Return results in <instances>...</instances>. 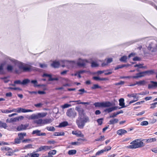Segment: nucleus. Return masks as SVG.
Masks as SVG:
<instances>
[{"mask_svg": "<svg viewBox=\"0 0 157 157\" xmlns=\"http://www.w3.org/2000/svg\"><path fill=\"white\" fill-rule=\"evenodd\" d=\"M75 109L78 114V117L76 121V124L78 128L83 129L86 124L90 122L89 118L86 115L82 108L79 106L76 107Z\"/></svg>", "mask_w": 157, "mask_h": 157, "instance_id": "1", "label": "nucleus"}, {"mask_svg": "<svg viewBox=\"0 0 157 157\" xmlns=\"http://www.w3.org/2000/svg\"><path fill=\"white\" fill-rule=\"evenodd\" d=\"M130 145L127 146L128 148L134 149L140 148L144 146V144L139 139L134 140L130 143Z\"/></svg>", "mask_w": 157, "mask_h": 157, "instance_id": "2", "label": "nucleus"}, {"mask_svg": "<svg viewBox=\"0 0 157 157\" xmlns=\"http://www.w3.org/2000/svg\"><path fill=\"white\" fill-rule=\"evenodd\" d=\"M67 115L71 118H75L77 115V113L74 108H71L67 110L66 112Z\"/></svg>", "mask_w": 157, "mask_h": 157, "instance_id": "3", "label": "nucleus"}, {"mask_svg": "<svg viewBox=\"0 0 157 157\" xmlns=\"http://www.w3.org/2000/svg\"><path fill=\"white\" fill-rule=\"evenodd\" d=\"M52 148V146H40L36 150V152H39L41 151H46L50 150Z\"/></svg>", "mask_w": 157, "mask_h": 157, "instance_id": "4", "label": "nucleus"}, {"mask_svg": "<svg viewBox=\"0 0 157 157\" xmlns=\"http://www.w3.org/2000/svg\"><path fill=\"white\" fill-rule=\"evenodd\" d=\"M16 109V112L18 113H27L28 112H32L33 111L31 109H25L22 108H18Z\"/></svg>", "mask_w": 157, "mask_h": 157, "instance_id": "5", "label": "nucleus"}, {"mask_svg": "<svg viewBox=\"0 0 157 157\" xmlns=\"http://www.w3.org/2000/svg\"><path fill=\"white\" fill-rule=\"evenodd\" d=\"M136 75V76H133V78H136L144 76L146 75V71L138 73Z\"/></svg>", "mask_w": 157, "mask_h": 157, "instance_id": "6", "label": "nucleus"}, {"mask_svg": "<svg viewBox=\"0 0 157 157\" xmlns=\"http://www.w3.org/2000/svg\"><path fill=\"white\" fill-rule=\"evenodd\" d=\"M72 133L74 135H76L77 136L79 137H83L84 135L82 133L81 131H73Z\"/></svg>", "mask_w": 157, "mask_h": 157, "instance_id": "7", "label": "nucleus"}, {"mask_svg": "<svg viewBox=\"0 0 157 157\" xmlns=\"http://www.w3.org/2000/svg\"><path fill=\"white\" fill-rule=\"evenodd\" d=\"M42 77H49V79L48 80L49 81H52L54 80L57 81L58 80V78H52V75L50 74H48L46 73L42 75Z\"/></svg>", "mask_w": 157, "mask_h": 157, "instance_id": "8", "label": "nucleus"}, {"mask_svg": "<svg viewBox=\"0 0 157 157\" xmlns=\"http://www.w3.org/2000/svg\"><path fill=\"white\" fill-rule=\"evenodd\" d=\"M29 125L28 124H22L18 126L17 128V130L18 131H22L23 130H25L28 127Z\"/></svg>", "mask_w": 157, "mask_h": 157, "instance_id": "9", "label": "nucleus"}, {"mask_svg": "<svg viewBox=\"0 0 157 157\" xmlns=\"http://www.w3.org/2000/svg\"><path fill=\"white\" fill-rule=\"evenodd\" d=\"M87 61L86 60H81L79 62L77 63V65L81 67H84L86 65V63L87 62Z\"/></svg>", "mask_w": 157, "mask_h": 157, "instance_id": "10", "label": "nucleus"}, {"mask_svg": "<svg viewBox=\"0 0 157 157\" xmlns=\"http://www.w3.org/2000/svg\"><path fill=\"white\" fill-rule=\"evenodd\" d=\"M150 82L151 84L148 85V88L149 89H151L154 87H157V82L151 81Z\"/></svg>", "mask_w": 157, "mask_h": 157, "instance_id": "11", "label": "nucleus"}, {"mask_svg": "<svg viewBox=\"0 0 157 157\" xmlns=\"http://www.w3.org/2000/svg\"><path fill=\"white\" fill-rule=\"evenodd\" d=\"M60 65V63L59 61H53L52 63L51 64V66L52 67L55 68H58Z\"/></svg>", "mask_w": 157, "mask_h": 157, "instance_id": "12", "label": "nucleus"}, {"mask_svg": "<svg viewBox=\"0 0 157 157\" xmlns=\"http://www.w3.org/2000/svg\"><path fill=\"white\" fill-rule=\"evenodd\" d=\"M16 110L15 109H10V110H8V109H6V110H3L1 109V112L2 113H11L12 112H16Z\"/></svg>", "mask_w": 157, "mask_h": 157, "instance_id": "13", "label": "nucleus"}, {"mask_svg": "<svg viewBox=\"0 0 157 157\" xmlns=\"http://www.w3.org/2000/svg\"><path fill=\"white\" fill-rule=\"evenodd\" d=\"M119 105L121 106V108H124L126 107L124 103V99L123 98H120L119 100Z\"/></svg>", "mask_w": 157, "mask_h": 157, "instance_id": "14", "label": "nucleus"}, {"mask_svg": "<svg viewBox=\"0 0 157 157\" xmlns=\"http://www.w3.org/2000/svg\"><path fill=\"white\" fill-rule=\"evenodd\" d=\"M146 83V82L145 81L141 80L138 82H136V84L131 85L130 86H134L136 84H137L140 86L144 85Z\"/></svg>", "mask_w": 157, "mask_h": 157, "instance_id": "15", "label": "nucleus"}, {"mask_svg": "<svg viewBox=\"0 0 157 157\" xmlns=\"http://www.w3.org/2000/svg\"><path fill=\"white\" fill-rule=\"evenodd\" d=\"M126 133H127V131L126 130L123 129H120L117 131V133L120 135H122Z\"/></svg>", "mask_w": 157, "mask_h": 157, "instance_id": "16", "label": "nucleus"}, {"mask_svg": "<svg viewBox=\"0 0 157 157\" xmlns=\"http://www.w3.org/2000/svg\"><path fill=\"white\" fill-rule=\"evenodd\" d=\"M156 139L155 138H152L145 139L144 140L145 141V142L146 143H148L155 142L156 141Z\"/></svg>", "mask_w": 157, "mask_h": 157, "instance_id": "17", "label": "nucleus"}, {"mask_svg": "<svg viewBox=\"0 0 157 157\" xmlns=\"http://www.w3.org/2000/svg\"><path fill=\"white\" fill-rule=\"evenodd\" d=\"M26 136V134L25 132H23V133H19L18 134V138L20 139V140H22L24 136Z\"/></svg>", "mask_w": 157, "mask_h": 157, "instance_id": "18", "label": "nucleus"}, {"mask_svg": "<svg viewBox=\"0 0 157 157\" xmlns=\"http://www.w3.org/2000/svg\"><path fill=\"white\" fill-rule=\"evenodd\" d=\"M118 119L114 118L113 119L110 120L108 124H113L118 123Z\"/></svg>", "mask_w": 157, "mask_h": 157, "instance_id": "19", "label": "nucleus"}, {"mask_svg": "<svg viewBox=\"0 0 157 157\" xmlns=\"http://www.w3.org/2000/svg\"><path fill=\"white\" fill-rule=\"evenodd\" d=\"M103 107H109L112 105V104L109 101L102 102Z\"/></svg>", "mask_w": 157, "mask_h": 157, "instance_id": "20", "label": "nucleus"}, {"mask_svg": "<svg viewBox=\"0 0 157 157\" xmlns=\"http://www.w3.org/2000/svg\"><path fill=\"white\" fill-rule=\"evenodd\" d=\"M28 155L29 157H39L40 155L39 153H36L35 152L28 153Z\"/></svg>", "mask_w": 157, "mask_h": 157, "instance_id": "21", "label": "nucleus"}, {"mask_svg": "<svg viewBox=\"0 0 157 157\" xmlns=\"http://www.w3.org/2000/svg\"><path fill=\"white\" fill-rule=\"evenodd\" d=\"M130 65L129 64H128V65H125V64H121V65H118L115 68H114V70H118L119 69H120V68H122L124 67H127V66H130Z\"/></svg>", "mask_w": 157, "mask_h": 157, "instance_id": "22", "label": "nucleus"}, {"mask_svg": "<svg viewBox=\"0 0 157 157\" xmlns=\"http://www.w3.org/2000/svg\"><path fill=\"white\" fill-rule=\"evenodd\" d=\"M65 135V133L63 132H55L54 133L53 135L55 136H63Z\"/></svg>", "mask_w": 157, "mask_h": 157, "instance_id": "23", "label": "nucleus"}, {"mask_svg": "<svg viewBox=\"0 0 157 157\" xmlns=\"http://www.w3.org/2000/svg\"><path fill=\"white\" fill-rule=\"evenodd\" d=\"M68 124V122L66 121H65L60 123L58 126L59 127H64L67 126Z\"/></svg>", "mask_w": 157, "mask_h": 157, "instance_id": "24", "label": "nucleus"}, {"mask_svg": "<svg viewBox=\"0 0 157 157\" xmlns=\"http://www.w3.org/2000/svg\"><path fill=\"white\" fill-rule=\"evenodd\" d=\"M31 66H24L22 70L23 72L29 71L31 70Z\"/></svg>", "mask_w": 157, "mask_h": 157, "instance_id": "25", "label": "nucleus"}, {"mask_svg": "<svg viewBox=\"0 0 157 157\" xmlns=\"http://www.w3.org/2000/svg\"><path fill=\"white\" fill-rule=\"evenodd\" d=\"M117 109V107L116 106L109 108L106 109L105 110V111L108 112V113H110L113 110H115Z\"/></svg>", "mask_w": 157, "mask_h": 157, "instance_id": "26", "label": "nucleus"}, {"mask_svg": "<svg viewBox=\"0 0 157 157\" xmlns=\"http://www.w3.org/2000/svg\"><path fill=\"white\" fill-rule=\"evenodd\" d=\"M146 75H152L155 74H156V73H155V71L153 70H150L146 71Z\"/></svg>", "mask_w": 157, "mask_h": 157, "instance_id": "27", "label": "nucleus"}, {"mask_svg": "<svg viewBox=\"0 0 157 157\" xmlns=\"http://www.w3.org/2000/svg\"><path fill=\"white\" fill-rule=\"evenodd\" d=\"M137 94H128V96L129 98L133 97L134 98L138 99L139 97L136 96Z\"/></svg>", "mask_w": 157, "mask_h": 157, "instance_id": "28", "label": "nucleus"}, {"mask_svg": "<svg viewBox=\"0 0 157 157\" xmlns=\"http://www.w3.org/2000/svg\"><path fill=\"white\" fill-rule=\"evenodd\" d=\"M40 131L38 130H33L32 133V134L33 135L36 134L37 136H40Z\"/></svg>", "mask_w": 157, "mask_h": 157, "instance_id": "29", "label": "nucleus"}, {"mask_svg": "<svg viewBox=\"0 0 157 157\" xmlns=\"http://www.w3.org/2000/svg\"><path fill=\"white\" fill-rule=\"evenodd\" d=\"M43 124H48L50 123L51 122V119H45L43 120Z\"/></svg>", "mask_w": 157, "mask_h": 157, "instance_id": "30", "label": "nucleus"}, {"mask_svg": "<svg viewBox=\"0 0 157 157\" xmlns=\"http://www.w3.org/2000/svg\"><path fill=\"white\" fill-rule=\"evenodd\" d=\"M127 57L126 56H122L120 59V60L121 62H126L127 59Z\"/></svg>", "mask_w": 157, "mask_h": 157, "instance_id": "31", "label": "nucleus"}, {"mask_svg": "<svg viewBox=\"0 0 157 157\" xmlns=\"http://www.w3.org/2000/svg\"><path fill=\"white\" fill-rule=\"evenodd\" d=\"M21 142V140L19 138H15L14 140V142L13 143V144H17L20 143Z\"/></svg>", "mask_w": 157, "mask_h": 157, "instance_id": "32", "label": "nucleus"}, {"mask_svg": "<svg viewBox=\"0 0 157 157\" xmlns=\"http://www.w3.org/2000/svg\"><path fill=\"white\" fill-rule=\"evenodd\" d=\"M105 139V136H100L99 138H97L95 139V141H102Z\"/></svg>", "mask_w": 157, "mask_h": 157, "instance_id": "33", "label": "nucleus"}, {"mask_svg": "<svg viewBox=\"0 0 157 157\" xmlns=\"http://www.w3.org/2000/svg\"><path fill=\"white\" fill-rule=\"evenodd\" d=\"M56 150H53L51 151H50L48 153V155H49L50 156H51V157H52V155H55L56 153Z\"/></svg>", "mask_w": 157, "mask_h": 157, "instance_id": "34", "label": "nucleus"}, {"mask_svg": "<svg viewBox=\"0 0 157 157\" xmlns=\"http://www.w3.org/2000/svg\"><path fill=\"white\" fill-rule=\"evenodd\" d=\"M43 121L42 119H40L35 120L34 121V123L37 124H43Z\"/></svg>", "mask_w": 157, "mask_h": 157, "instance_id": "35", "label": "nucleus"}, {"mask_svg": "<svg viewBox=\"0 0 157 157\" xmlns=\"http://www.w3.org/2000/svg\"><path fill=\"white\" fill-rule=\"evenodd\" d=\"M76 153V151L75 150H70L68 152V153L69 155H73L75 154Z\"/></svg>", "mask_w": 157, "mask_h": 157, "instance_id": "36", "label": "nucleus"}, {"mask_svg": "<svg viewBox=\"0 0 157 157\" xmlns=\"http://www.w3.org/2000/svg\"><path fill=\"white\" fill-rule=\"evenodd\" d=\"M30 82V80L28 79H25L23 80L22 82V84L25 85Z\"/></svg>", "mask_w": 157, "mask_h": 157, "instance_id": "37", "label": "nucleus"}, {"mask_svg": "<svg viewBox=\"0 0 157 157\" xmlns=\"http://www.w3.org/2000/svg\"><path fill=\"white\" fill-rule=\"evenodd\" d=\"M17 66L19 69L21 70H22L24 66L22 63L19 62L17 63Z\"/></svg>", "mask_w": 157, "mask_h": 157, "instance_id": "38", "label": "nucleus"}, {"mask_svg": "<svg viewBox=\"0 0 157 157\" xmlns=\"http://www.w3.org/2000/svg\"><path fill=\"white\" fill-rule=\"evenodd\" d=\"M94 105L95 107H102V102H95L94 104Z\"/></svg>", "mask_w": 157, "mask_h": 157, "instance_id": "39", "label": "nucleus"}, {"mask_svg": "<svg viewBox=\"0 0 157 157\" xmlns=\"http://www.w3.org/2000/svg\"><path fill=\"white\" fill-rule=\"evenodd\" d=\"M46 129L49 131H54L55 130V128L53 126L47 127Z\"/></svg>", "mask_w": 157, "mask_h": 157, "instance_id": "40", "label": "nucleus"}, {"mask_svg": "<svg viewBox=\"0 0 157 157\" xmlns=\"http://www.w3.org/2000/svg\"><path fill=\"white\" fill-rule=\"evenodd\" d=\"M112 73L113 72L111 71V70H105L104 74L105 75H108L112 74Z\"/></svg>", "mask_w": 157, "mask_h": 157, "instance_id": "41", "label": "nucleus"}, {"mask_svg": "<svg viewBox=\"0 0 157 157\" xmlns=\"http://www.w3.org/2000/svg\"><path fill=\"white\" fill-rule=\"evenodd\" d=\"M101 88V87L98 84H94L91 88L92 90H94L97 88Z\"/></svg>", "mask_w": 157, "mask_h": 157, "instance_id": "42", "label": "nucleus"}, {"mask_svg": "<svg viewBox=\"0 0 157 157\" xmlns=\"http://www.w3.org/2000/svg\"><path fill=\"white\" fill-rule=\"evenodd\" d=\"M31 83L34 84V86L35 87L38 86L39 87L40 86V85H37V81L36 80H32L31 81Z\"/></svg>", "mask_w": 157, "mask_h": 157, "instance_id": "43", "label": "nucleus"}, {"mask_svg": "<svg viewBox=\"0 0 157 157\" xmlns=\"http://www.w3.org/2000/svg\"><path fill=\"white\" fill-rule=\"evenodd\" d=\"M103 118H101L98 119L97 120V122L98 123L99 125H101L103 123Z\"/></svg>", "mask_w": 157, "mask_h": 157, "instance_id": "44", "label": "nucleus"}, {"mask_svg": "<svg viewBox=\"0 0 157 157\" xmlns=\"http://www.w3.org/2000/svg\"><path fill=\"white\" fill-rule=\"evenodd\" d=\"M79 92H80L78 94L80 95H82L84 93H87L86 91L84 89H79L78 90Z\"/></svg>", "mask_w": 157, "mask_h": 157, "instance_id": "45", "label": "nucleus"}, {"mask_svg": "<svg viewBox=\"0 0 157 157\" xmlns=\"http://www.w3.org/2000/svg\"><path fill=\"white\" fill-rule=\"evenodd\" d=\"M14 84H12V86H15V85L16 84H22V82L20 80H17L14 81Z\"/></svg>", "mask_w": 157, "mask_h": 157, "instance_id": "46", "label": "nucleus"}, {"mask_svg": "<svg viewBox=\"0 0 157 157\" xmlns=\"http://www.w3.org/2000/svg\"><path fill=\"white\" fill-rule=\"evenodd\" d=\"M8 127V126L6 123L2 122L1 128H3L5 129H6Z\"/></svg>", "mask_w": 157, "mask_h": 157, "instance_id": "47", "label": "nucleus"}, {"mask_svg": "<svg viewBox=\"0 0 157 157\" xmlns=\"http://www.w3.org/2000/svg\"><path fill=\"white\" fill-rule=\"evenodd\" d=\"M7 77H1L0 79L4 80V82L5 83H6L9 81V80L7 79Z\"/></svg>", "mask_w": 157, "mask_h": 157, "instance_id": "48", "label": "nucleus"}, {"mask_svg": "<svg viewBox=\"0 0 157 157\" xmlns=\"http://www.w3.org/2000/svg\"><path fill=\"white\" fill-rule=\"evenodd\" d=\"M104 151H105L103 149L99 151L96 153L95 155L96 156L99 155L103 153Z\"/></svg>", "mask_w": 157, "mask_h": 157, "instance_id": "49", "label": "nucleus"}, {"mask_svg": "<svg viewBox=\"0 0 157 157\" xmlns=\"http://www.w3.org/2000/svg\"><path fill=\"white\" fill-rule=\"evenodd\" d=\"M13 69V67L10 65H8L7 67V70L8 71H12Z\"/></svg>", "mask_w": 157, "mask_h": 157, "instance_id": "50", "label": "nucleus"}, {"mask_svg": "<svg viewBox=\"0 0 157 157\" xmlns=\"http://www.w3.org/2000/svg\"><path fill=\"white\" fill-rule=\"evenodd\" d=\"M157 104V102L153 103L151 104L150 107V109H153L156 107V105Z\"/></svg>", "mask_w": 157, "mask_h": 157, "instance_id": "51", "label": "nucleus"}, {"mask_svg": "<svg viewBox=\"0 0 157 157\" xmlns=\"http://www.w3.org/2000/svg\"><path fill=\"white\" fill-rule=\"evenodd\" d=\"M71 106V104H65L64 105H62V108L64 109L66 108H68Z\"/></svg>", "mask_w": 157, "mask_h": 157, "instance_id": "52", "label": "nucleus"}, {"mask_svg": "<svg viewBox=\"0 0 157 157\" xmlns=\"http://www.w3.org/2000/svg\"><path fill=\"white\" fill-rule=\"evenodd\" d=\"M91 66L92 67H95L98 66V65L95 62H92L91 63Z\"/></svg>", "mask_w": 157, "mask_h": 157, "instance_id": "53", "label": "nucleus"}, {"mask_svg": "<svg viewBox=\"0 0 157 157\" xmlns=\"http://www.w3.org/2000/svg\"><path fill=\"white\" fill-rule=\"evenodd\" d=\"M148 123L147 121H144L141 122L140 123V125L142 126L147 125H148Z\"/></svg>", "mask_w": 157, "mask_h": 157, "instance_id": "54", "label": "nucleus"}, {"mask_svg": "<svg viewBox=\"0 0 157 157\" xmlns=\"http://www.w3.org/2000/svg\"><path fill=\"white\" fill-rule=\"evenodd\" d=\"M11 149L8 147H6L1 148V150L2 151H8L10 150Z\"/></svg>", "mask_w": 157, "mask_h": 157, "instance_id": "55", "label": "nucleus"}, {"mask_svg": "<svg viewBox=\"0 0 157 157\" xmlns=\"http://www.w3.org/2000/svg\"><path fill=\"white\" fill-rule=\"evenodd\" d=\"M111 149V147L110 146H108L106 147H105L104 148V150L105 151H107L110 150Z\"/></svg>", "mask_w": 157, "mask_h": 157, "instance_id": "56", "label": "nucleus"}, {"mask_svg": "<svg viewBox=\"0 0 157 157\" xmlns=\"http://www.w3.org/2000/svg\"><path fill=\"white\" fill-rule=\"evenodd\" d=\"M124 83V81H121L119 82L115 83V85L116 86H118L121 85H123Z\"/></svg>", "mask_w": 157, "mask_h": 157, "instance_id": "57", "label": "nucleus"}, {"mask_svg": "<svg viewBox=\"0 0 157 157\" xmlns=\"http://www.w3.org/2000/svg\"><path fill=\"white\" fill-rule=\"evenodd\" d=\"M143 64H136L134 66L135 67H138L139 68H143L144 67L143 66Z\"/></svg>", "mask_w": 157, "mask_h": 157, "instance_id": "58", "label": "nucleus"}, {"mask_svg": "<svg viewBox=\"0 0 157 157\" xmlns=\"http://www.w3.org/2000/svg\"><path fill=\"white\" fill-rule=\"evenodd\" d=\"M93 79L96 81H101V78H100L98 77L94 76L93 78Z\"/></svg>", "mask_w": 157, "mask_h": 157, "instance_id": "59", "label": "nucleus"}, {"mask_svg": "<svg viewBox=\"0 0 157 157\" xmlns=\"http://www.w3.org/2000/svg\"><path fill=\"white\" fill-rule=\"evenodd\" d=\"M80 142H71L70 144L71 145H79L80 144Z\"/></svg>", "mask_w": 157, "mask_h": 157, "instance_id": "60", "label": "nucleus"}, {"mask_svg": "<svg viewBox=\"0 0 157 157\" xmlns=\"http://www.w3.org/2000/svg\"><path fill=\"white\" fill-rule=\"evenodd\" d=\"M118 114L117 112L114 113L109 116V118H113L116 117Z\"/></svg>", "mask_w": 157, "mask_h": 157, "instance_id": "61", "label": "nucleus"}, {"mask_svg": "<svg viewBox=\"0 0 157 157\" xmlns=\"http://www.w3.org/2000/svg\"><path fill=\"white\" fill-rule=\"evenodd\" d=\"M32 145L31 144H29L26 145L25 146L24 148L28 149L32 148Z\"/></svg>", "mask_w": 157, "mask_h": 157, "instance_id": "62", "label": "nucleus"}, {"mask_svg": "<svg viewBox=\"0 0 157 157\" xmlns=\"http://www.w3.org/2000/svg\"><path fill=\"white\" fill-rule=\"evenodd\" d=\"M31 141V140L30 139H26L23 140L22 142V143H29Z\"/></svg>", "mask_w": 157, "mask_h": 157, "instance_id": "63", "label": "nucleus"}, {"mask_svg": "<svg viewBox=\"0 0 157 157\" xmlns=\"http://www.w3.org/2000/svg\"><path fill=\"white\" fill-rule=\"evenodd\" d=\"M149 93L148 91H146L145 92H143L142 93L139 94L142 95H145L146 94H148Z\"/></svg>", "mask_w": 157, "mask_h": 157, "instance_id": "64", "label": "nucleus"}]
</instances>
